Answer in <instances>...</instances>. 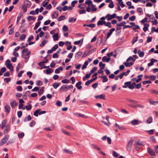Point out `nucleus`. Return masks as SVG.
Here are the masks:
<instances>
[{"mask_svg": "<svg viewBox=\"0 0 158 158\" xmlns=\"http://www.w3.org/2000/svg\"><path fill=\"white\" fill-rule=\"evenodd\" d=\"M9 136L8 135H6L0 141V146H2L5 144L8 139Z\"/></svg>", "mask_w": 158, "mask_h": 158, "instance_id": "obj_1", "label": "nucleus"}, {"mask_svg": "<svg viewBox=\"0 0 158 158\" xmlns=\"http://www.w3.org/2000/svg\"><path fill=\"white\" fill-rule=\"evenodd\" d=\"M133 140L132 139H130L129 140L127 146V151H130L131 150L132 146Z\"/></svg>", "mask_w": 158, "mask_h": 158, "instance_id": "obj_2", "label": "nucleus"}, {"mask_svg": "<svg viewBox=\"0 0 158 158\" xmlns=\"http://www.w3.org/2000/svg\"><path fill=\"white\" fill-rule=\"evenodd\" d=\"M116 14L115 13H114L113 15H110V14H108L106 16V18H107L108 21H110L112 19H114L116 17Z\"/></svg>", "mask_w": 158, "mask_h": 158, "instance_id": "obj_3", "label": "nucleus"}, {"mask_svg": "<svg viewBox=\"0 0 158 158\" xmlns=\"http://www.w3.org/2000/svg\"><path fill=\"white\" fill-rule=\"evenodd\" d=\"M30 54V52L28 51V52L26 54H23L22 55V57L26 60V63H27L28 61L29 57V56Z\"/></svg>", "mask_w": 158, "mask_h": 158, "instance_id": "obj_4", "label": "nucleus"}, {"mask_svg": "<svg viewBox=\"0 0 158 158\" xmlns=\"http://www.w3.org/2000/svg\"><path fill=\"white\" fill-rule=\"evenodd\" d=\"M73 114L74 115L76 116L77 117H81L84 118H87L88 117L87 116H86L83 114H81L77 112L74 113H73Z\"/></svg>", "mask_w": 158, "mask_h": 158, "instance_id": "obj_5", "label": "nucleus"}, {"mask_svg": "<svg viewBox=\"0 0 158 158\" xmlns=\"http://www.w3.org/2000/svg\"><path fill=\"white\" fill-rule=\"evenodd\" d=\"M148 152L150 155L155 156V153L153 150L150 148H148Z\"/></svg>", "mask_w": 158, "mask_h": 158, "instance_id": "obj_6", "label": "nucleus"}, {"mask_svg": "<svg viewBox=\"0 0 158 158\" xmlns=\"http://www.w3.org/2000/svg\"><path fill=\"white\" fill-rule=\"evenodd\" d=\"M68 89V87L65 85L62 86L60 89V92H66Z\"/></svg>", "mask_w": 158, "mask_h": 158, "instance_id": "obj_7", "label": "nucleus"}, {"mask_svg": "<svg viewBox=\"0 0 158 158\" xmlns=\"http://www.w3.org/2000/svg\"><path fill=\"white\" fill-rule=\"evenodd\" d=\"M11 108L10 106L9 105H6L5 106V112L8 114L9 113L10 111Z\"/></svg>", "mask_w": 158, "mask_h": 158, "instance_id": "obj_8", "label": "nucleus"}, {"mask_svg": "<svg viewBox=\"0 0 158 158\" xmlns=\"http://www.w3.org/2000/svg\"><path fill=\"white\" fill-rule=\"evenodd\" d=\"M5 127V129L4 131V133L5 134L7 133L10 130V125H7Z\"/></svg>", "mask_w": 158, "mask_h": 158, "instance_id": "obj_9", "label": "nucleus"}, {"mask_svg": "<svg viewBox=\"0 0 158 158\" xmlns=\"http://www.w3.org/2000/svg\"><path fill=\"white\" fill-rule=\"evenodd\" d=\"M115 30V29L114 28H112L110 29L109 32L108 33L107 36H106V39H108L111 35L112 34L113 32Z\"/></svg>", "mask_w": 158, "mask_h": 158, "instance_id": "obj_10", "label": "nucleus"}, {"mask_svg": "<svg viewBox=\"0 0 158 158\" xmlns=\"http://www.w3.org/2000/svg\"><path fill=\"white\" fill-rule=\"evenodd\" d=\"M58 35L59 33H55L53 35L52 37L54 41H56L58 40L59 38Z\"/></svg>", "mask_w": 158, "mask_h": 158, "instance_id": "obj_11", "label": "nucleus"}, {"mask_svg": "<svg viewBox=\"0 0 158 158\" xmlns=\"http://www.w3.org/2000/svg\"><path fill=\"white\" fill-rule=\"evenodd\" d=\"M7 121L6 119H4L2 122L1 124V129H3L6 126V124Z\"/></svg>", "mask_w": 158, "mask_h": 158, "instance_id": "obj_12", "label": "nucleus"}, {"mask_svg": "<svg viewBox=\"0 0 158 158\" xmlns=\"http://www.w3.org/2000/svg\"><path fill=\"white\" fill-rule=\"evenodd\" d=\"M81 81L78 82L76 84V86L78 89H82V87L81 85Z\"/></svg>", "mask_w": 158, "mask_h": 158, "instance_id": "obj_13", "label": "nucleus"}, {"mask_svg": "<svg viewBox=\"0 0 158 158\" xmlns=\"http://www.w3.org/2000/svg\"><path fill=\"white\" fill-rule=\"evenodd\" d=\"M130 103H132L134 104H137V102L136 100L131 99L129 98H127L126 99Z\"/></svg>", "mask_w": 158, "mask_h": 158, "instance_id": "obj_14", "label": "nucleus"}, {"mask_svg": "<svg viewBox=\"0 0 158 158\" xmlns=\"http://www.w3.org/2000/svg\"><path fill=\"white\" fill-rule=\"evenodd\" d=\"M58 15V12L57 11L54 12L52 15V18L53 19L56 18Z\"/></svg>", "mask_w": 158, "mask_h": 158, "instance_id": "obj_15", "label": "nucleus"}, {"mask_svg": "<svg viewBox=\"0 0 158 158\" xmlns=\"http://www.w3.org/2000/svg\"><path fill=\"white\" fill-rule=\"evenodd\" d=\"M82 54V53L81 52L79 51L77 52L75 55V58L77 59H78L80 57Z\"/></svg>", "mask_w": 158, "mask_h": 158, "instance_id": "obj_16", "label": "nucleus"}, {"mask_svg": "<svg viewBox=\"0 0 158 158\" xmlns=\"http://www.w3.org/2000/svg\"><path fill=\"white\" fill-rule=\"evenodd\" d=\"M124 64L126 67H131L133 64V62H127L124 63Z\"/></svg>", "mask_w": 158, "mask_h": 158, "instance_id": "obj_17", "label": "nucleus"}, {"mask_svg": "<svg viewBox=\"0 0 158 158\" xmlns=\"http://www.w3.org/2000/svg\"><path fill=\"white\" fill-rule=\"evenodd\" d=\"M110 60V58H107L106 56H104L102 58V61L103 62H108Z\"/></svg>", "mask_w": 158, "mask_h": 158, "instance_id": "obj_18", "label": "nucleus"}, {"mask_svg": "<svg viewBox=\"0 0 158 158\" xmlns=\"http://www.w3.org/2000/svg\"><path fill=\"white\" fill-rule=\"evenodd\" d=\"M16 105V102L15 100H13L10 102V105L13 108L15 107Z\"/></svg>", "mask_w": 158, "mask_h": 158, "instance_id": "obj_19", "label": "nucleus"}, {"mask_svg": "<svg viewBox=\"0 0 158 158\" xmlns=\"http://www.w3.org/2000/svg\"><path fill=\"white\" fill-rule=\"evenodd\" d=\"M95 97L96 98H99L102 99H105V95L104 94H102L100 95L95 96Z\"/></svg>", "mask_w": 158, "mask_h": 158, "instance_id": "obj_20", "label": "nucleus"}, {"mask_svg": "<svg viewBox=\"0 0 158 158\" xmlns=\"http://www.w3.org/2000/svg\"><path fill=\"white\" fill-rule=\"evenodd\" d=\"M141 145V143H139L138 142L134 144V145L135 148V149L137 151L139 150V148L138 147V146L140 145Z\"/></svg>", "mask_w": 158, "mask_h": 158, "instance_id": "obj_21", "label": "nucleus"}, {"mask_svg": "<svg viewBox=\"0 0 158 158\" xmlns=\"http://www.w3.org/2000/svg\"><path fill=\"white\" fill-rule=\"evenodd\" d=\"M32 119V118L30 115H29L27 117H26L24 119V121L26 122L27 121H30Z\"/></svg>", "mask_w": 158, "mask_h": 158, "instance_id": "obj_22", "label": "nucleus"}, {"mask_svg": "<svg viewBox=\"0 0 158 158\" xmlns=\"http://www.w3.org/2000/svg\"><path fill=\"white\" fill-rule=\"evenodd\" d=\"M139 122V121L138 120L135 119L132 121L131 122V123L132 125H135L138 124Z\"/></svg>", "mask_w": 158, "mask_h": 158, "instance_id": "obj_23", "label": "nucleus"}, {"mask_svg": "<svg viewBox=\"0 0 158 158\" xmlns=\"http://www.w3.org/2000/svg\"><path fill=\"white\" fill-rule=\"evenodd\" d=\"M149 26V24L147 23H146L144 24V27L143 28V30L144 32H146L148 30V27Z\"/></svg>", "mask_w": 158, "mask_h": 158, "instance_id": "obj_24", "label": "nucleus"}, {"mask_svg": "<svg viewBox=\"0 0 158 158\" xmlns=\"http://www.w3.org/2000/svg\"><path fill=\"white\" fill-rule=\"evenodd\" d=\"M100 77H102L103 78L102 82H107L108 81V79L106 76H101Z\"/></svg>", "mask_w": 158, "mask_h": 158, "instance_id": "obj_25", "label": "nucleus"}, {"mask_svg": "<svg viewBox=\"0 0 158 158\" xmlns=\"http://www.w3.org/2000/svg\"><path fill=\"white\" fill-rule=\"evenodd\" d=\"M106 23V21H101L99 20L97 23V25L99 26L100 25H102L103 24L105 25V23Z\"/></svg>", "mask_w": 158, "mask_h": 158, "instance_id": "obj_26", "label": "nucleus"}, {"mask_svg": "<svg viewBox=\"0 0 158 158\" xmlns=\"http://www.w3.org/2000/svg\"><path fill=\"white\" fill-rule=\"evenodd\" d=\"M152 122V117L149 116L147 120V122L148 124H150Z\"/></svg>", "mask_w": 158, "mask_h": 158, "instance_id": "obj_27", "label": "nucleus"}, {"mask_svg": "<svg viewBox=\"0 0 158 158\" xmlns=\"http://www.w3.org/2000/svg\"><path fill=\"white\" fill-rule=\"evenodd\" d=\"M115 126L118 127V129L120 130H125L126 128L121 126L118 125L117 123L115 124Z\"/></svg>", "mask_w": 158, "mask_h": 158, "instance_id": "obj_28", "label": "nucleus"}, {"mask_svg": "<svg viewBox=\"0 0 158 158\" xmlns=\"http://www.w3.org/2000/svg\"><path fill=\"white\" fill-rule=\"evenodd\" d=\"M44 87H42L39 91L38 93L39 95H41L43 94L44 93Z\"/></svg>", "mask_w": 158, "mask_h": 158, "instance_id": "obj_29", "label": "nucleus"}, {"mask_svg": "<svg viewBox=\"0 0 158 158\" xmlns=\"http://www.w3.org/2000/svg\"><path fill=\"white\" fill-rule=\"evenodd\" d=\"M149 102L150 104L155 105L158 103V101H151V99H150L149 100Z\"/></svg>", "mask_w": 158, "mask_h": 158, "instance_id": "obj_30", "label": "nucleus"}, {"mask_svg": "<svg viewBox=\"0 0 158 158\" xmlns=\"http://www.w3.org/2000/svg\"><path fill=\"white\" fill-rule=\"evenodd\" d=\"M138 53L139 54V55L140 57H143L144 54V53L143 52H141L140 51V50H139L138 51Z\"/></svg>", "mask_w": 158, "mask_h": 158, "instance_id": "obj_31", "label": "nucleus"}, {"mask_svg": "<svg viewBox=\"0 0 158 158\" xmlns=\"http://www.w3.org/2000/svg\"><path fill=\"white\" fill-rule=\"evenodd\" d=\"M135 82H133L132 83V84H131V85L129 86V88L131 89H133L134 88L135 86Z\"/></svg>", "mask_w": 158, "mask_h": 158, "instance_id": "obj_32", "label": "nucleus"}, {"mask_svg": "<svg viewBox=\"0 0 158 158\" xmlns=\"http://www.w3.org/2000/svg\"><path fill=\"white\" fill-rule=\"evenodd\" d=\"M83 38H82L81 40L76 41L74 42V44L75 45H79L81 42V44L83 42Z\"/></svg>", "mask_w": 158, "mask_h": 158, "instance_id": "obj_33", "label": "nucleus"}, {"mask_svg": "<svg viewBox=\"0 0 158 158\" xmlns=\"http://www.w3.org/2000/svg\"><path fill=\"white\" fill-rule=\"evenodd\" d=\"M88 64V62L87 61H85L82 67V69L83 70L85 69Z\"/></svg>", "mask_w": 158, "mask_h": 158, "instance_id": "obj_34", "label": "nucleus"}, {"mask_svg": "<svg viewBox=\"0 0 158 158\" xmlns=\"http://www.w3.org/2000/svg\"><path fill=\"white\" fill-rule=\"evenodd\" d=\"M40 110V109H38L36 110L35 111L34 113V115L36 117H38V114H39V112Z\"/></svg>", "mask_w": 158, "mask_h": 158, "instance_id": "obj_35", "label": "nucleus"}, {"mask_svg": "<svg viewBox=\"0 0 158 158\" xmlns=\"http://www.w3.org/2000/svg\"><path fill=\"white\" fill-rule=\"evenodd\" d=\"M60 84L59 83L55 82L53 84V86L55 89H56L59 86Z\"/></svg>", "mask_w": 158, "mask_h": 158, "instance_id": "obj_36", "label": "nucleus"}, {"mask_svg": "<svg viewBox=\"0 0 158 158\" xmlns=\"http://www.w3.org/2000/svg\"><path fill=\"white\" fill-rule=\"evenodd\" d=\"M53 72V69H52L50 68L47 69L46 70V73L48 74Z\"/></svg>", "mask_w": 158, "mask_h": 158, "instance_id": "obj_37", "label": "nucleus"}, {"mask_svg": "<svg viewBox=\"0 0 158 158\" xmlns=\"http://www.w3.org/2000/svg\"><path fill=\"white\" fill-rule=\"evenodd\" d=\"M76 18L74 19L73 17H70L69 19V22L72 23L76 21Z\"/></svg>", "mask_w": 158, "mask_h": 158, "instance_id": "obj_38", "label": "nucleus"}, {"mask_svg": "<svg viewBox=\"0 0 158 158\" xmlns=\"http://www.w3.org/2000/svg\"><path fill=\"white\" fill-rule=\"evenodd\" d=\"M61 130L62 133H63L64 134L68 135H71V134L69 132H67L64 130L62 129Z\"/></svg>", "mask_w": 158, "mask_h": 158, "instance_id": "obj_39", "label": "nucleus"}, {"mask_svg": "<svg viewBox=\"0 0 158 158\" xmlns=\"http://www.w3.org/2000/svg\"><path fill=\"white\" fill-rule=\"evenodd\" d=\"M118 1V2L119 4H120L121 6L122 7H123L125 6V5L123 4V2L122 1V0H116Z\"/></svg>", "mask_w": 158, "mask_h": 158, "instance_id": "obj_40", "label": "nucleus"}, {"mask_svg": "<svg viewBox=\"0 0 158 158\" xmlns=\"http://www.w3.org/2000/svg\"><path fill=\"white\" fill-rule=\"evenodd\" d=\"M99 66L101 69H103L105 66V64H103L102 62H100L99 63Z\"/></svg>", "mask_w": 158, "mask_h": 158, "instance_id": "obj_41", "label": "nucleus"}, {"mask_svg": "<svg viewBox=\"0 0 158 158\" xmlns=\"http://www.w3.org/2000/svg\"><path fill=\"white\" fill-rule=\"evenodd\" d=\"M35 17L32 16H29L27 18V19L29 21H30L31 20H35Z\"/></svg>", "mask_w": 158, "mask_h": 158, "instance_id": "obj_42", "label": "nucleus"}, {"mask_svg": "<svg viewBox=\"0 0 158 158\" xmlns=\"http://www.w3.org/2000/svg\"><path fill=\"white\" fill-rule=\"evenodd\" d=\"M26 37V35L25 34H22L21 35L20 39L21 40L23 41L24 40Z\"/></svg>", "mask_w": 158, "mask_h": 158, "instance_id": "obj_43", "label": "nucleus"}, {"mask_svg": "<svg viewBox=\"0 0 158 158\" xmlns=\"http://www.w3.org/2000/svg\"><path fill=\"white\" fill-rule=\"evenodd\" d=\"M91 8L92 11L93 12L97 10V9L96 7L93 4H92L91 5Z\"/></svg>", "mask_w": 158, "mask_h": 158, "instance_id": "obj_44", "label": "nucleus"}, {"mask_svg": "<svg viewBox=\"0 0 158 158\" xmlns=\"http://www.w3.org/2000/svg\"><path fill=\"white\" fill-rule=\"evenodd\" d=\"M105 25L108 27L109 28H111L112 27L111 23L110 22H107V23L106 22Z\"/></svg>", "mask_w": 158, "mask_h": 158, "instance_id": "obj_45", "label": "nucleus"}, {"mask_svg": "<svg viewBox=\"0 0 158 158\" xmlns=\"http://www.w3.org/2000/svg\"><path fill=\"white\" fill-rule=\"evenodd\" d=\"M7 67L10 69V70H12L13 69V67L12 64H8L6 66Z\"/></svg>", "mask_w": 158, "mask_h": 158, "instance_id": "obj_46", "label": "nucleus"}, {"mask_svg": "<svg viewBox=\"0 0 158 158\" xmlns=\"http://www.w3.org/2000/svg\"><path fill=\"white\" fill-rule=\"evenodd\" d=\"M97 68L96 67H94L90 71V73L92 74V73H94L97 70Z\"/></svg>", "mask_w": 158, "mask_h": 158, "instance_id": "obj_47", "label": "nucleus"}, {"mask_svg": "<svg viewBox=\"0 0 158 158\" xmlns=\"http://www.w3.org/2000/svg\"><path fill=\"white\" fill-rule=\"evenodd\" d=\"M85 3L89 5H90L92 4V2L91 0H87L85 2Z\"/></svg>", "mask_w": 158, "mask_h": 158, "instance_id": "obj_48", "label": "nucleus"}, {"mask_svg": "<svg viewBox=\"0 0 158 158\" xmlns=\"http://www.w3.org/2000/svg\"><path fill=\"white\" fill-rule=\"evenodd\" d=\"M22 9L23 11V12L25 13L27 11V6L24 5H23L22 6Z\"/></svg>", "mask_w": 158, "mask_h": 158, "instance_id": "obj_49", "label": "nucleus"}, {"mask_svg": "<svg viewBox=\"0 0 158 158\" xmlns=\"http://www.w3.org/2000/svg\"><path fill=\"white\" fill-rule=\"evenodd\" d=\"M65 19V16H61L59 17L58 19V21H61L62 20L64 19Z\"/></svg>", "mask_w": 158, "mask_h": 158, "instance_id": "obj_50", "label": "nucleus"}, {"mask_svg": "<svg viewBox=\"0 0 158 158\" xmlns=\"http://www.w3.org/2000/svg\"><path fill=\"white\" fill-rule=\"evenodd\" d=\"M63 151L64 152H66L67 153L69 154H72L73 153V152L72 151L68 150L66 149H64Z\"/></svg>", "mask_w": 158, "mask_h": 158, "instance_id": "obj_51", "label": "nucleus"}, {"mask_svg": "<svg viewBox=\"0 0 158 158\" xmlns=\"http://www.w3.org/2000/svg\"><path fill=\"white\" fill-rule=\"evenodd\" d=\"M25 108L27 110H31L32 108L31 104H29L28 106H25Z\"/></svg>", "mask_w": 158, "mask_h": 158, "instance_id": "obj_52", "label": "nucleus"}, {"mask_svg": "<svg viewBox=\"0 0 158 158\" xmlns=\"http://www.w3.org/2000/svg\"><path fill=\"white\" fill-rule=\"evenodd\" d=\"M24 135V133L23 132L21 133H19L18 134V136L20 138H23Z\"/></svg>", "mask_w": 158, "mask_h": 158, "instance_id": "obj_53", "label": "nucleus"}, {"mask_svg": "<svg viewBox=\"0 0 158 158\" xmlns=\"http://www.w3.org/2000/svg\"><path fill=\"white\" fill-rule=\"evenodd\" d=\"M21 67V64H19L16 68V71L18 72Z\"/></svg>", "mask_w": 158, "mask_h": 158, "instance_id": "obj_54", "label": "nucleus"}, {"mask_svg": "<svg viewBox=\"0 0 158 158\" xmlns=\"http://www.w3.org/2000/svg\"><path fill=\"white\" fill-rule=\"evenodd\" d=\"M47 41L45 40H43L41 44H40V47H43L46 43Z\"/></svg>", "mask_w": 158, "mask_h": 158, "instance_id": "obj_55", "label": "nucleus"}, {"mask_svg": "<svg viewBox=\"0 0 158 158\" xmlns=\"http://www.w3.org/2000/svg\"><path fill=\"white\" fill-rule=\"evenodd\" d=\"M58 47V46L57 44H55L52 48L53 51L56 50Z\"/></svg>", "mask_w": 158, "mask_h": 158, "instance_id": "obj_56", "label": "nucleus"}, {"mask_svg": "<svg viewBox=\"0 0 158 158\" xmlns=\"http://www.w3.org/2000/svg\"><path fill=\"white\" fill-rule=\"evenodd\" d=\"M68 30V27L66 26L65 25H64L63 26V30L64 31H67Z\"/></svg>", "mask_w": 158, "mask_h": 158, "instance_id": "obj_57", "label": "nucleus"}, {"mask_svg": "<svg viewBox=\"0 0 158 158\" xmlns=\"http://www.w3.org/2000/svg\"><path fill=\"white\" fill-rule=\"evenodd\" d=\"M149 79L152 81H154L156 79V77L155 76L152 75L149 76Z\"/></svg>", "mask_w": 158, "mask_h": 158, "instance_id": "obj_58", "label": "nucleus"}, {"mask_svg": "<svg viewBox=\"0 0 158 158\" xmlns=\"http://www.w3.org/2000/svg\"><path fill=\"white\" fill-rule=\"evenodd\" d=\"M126 74V73L125 72H123V73H121L118 76V77H119L120 79H121L123 78V76L124 75H125Z\"/></svg>", "mask_w": 158, "mask_h": 158, "instance_id": "obj_59", "label": "nucleus"}, {"mask_svg": "<svg viewBox=\"0 0 158 158\" xmlns=\"http://www.w3.org/2000/svg\"><path fill=\"white\" fill-rule=\"evenodd\" d=\"M152 83L151 81H145L143 82V85H146L147 84H150Z\"/></svg>", "mask_w": 158, "mask_h": 158, "instance_id": "obj_60", "label": "nucleus"}, {"mask_svg": "<svg viewBox=\"0 0 158 158\" xmlns=\"http://www.w3.org/2000/svg\"><path fill=\"white\" fill-rule=\"evenodd\" d=\"M16 89L18 91H21L23 90V88L22 86H18L16 87Z\"/></svg>", "mask_w": 158, "mask_h": 158, "instance_id": "obj_61", "label": "nucleus"}, {"mask_svg": "<svg viewBox=\"0 0 158 158\" xmlns=\"http://www.w3.org/2000/svg\"><path fill=\"white\" fill-rule=\"evenodd\" d=\"M121 32V31L120 30V28H118L117 27L116 30V32L117 33V34L118 35H119V34Z\"/></svg>", "mask_w": 158, "mask_h": 158, "instance_id": "obj_62", "label": "nucleus"}, {"mask_svg": "<svg viewBox=\"0 0 158 158\" xmlns=\"http://www.w3.org/2000/svg\"><path fill=\"white\" fill-rule=\"evenodd\" d=\"M138 40V37L136 36L133 38L132 41V43L134 44L135 42H136Z\"/></svg>", "mask_w": 158, "mask_h": 158, "instance_id": "obj_63", "label": "nucleus"}, {"mask_svg": "<svg viewBox=\"0 0 158 158\" xmlns=\"http://www.w3.org/2000/svg\"><path fill=\"white\" fill-rule=\"evenodd\" d=\"M152 94L158 95V91L154 89H152L151 90Z\"/></svg>", "mask_w": 158, "mask_h": 158, "instance_id": "obj_64", "label": "nucleus"}]
</instances>
